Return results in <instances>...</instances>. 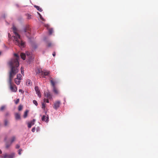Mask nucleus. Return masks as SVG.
I'll return each mask as SVG.
<instances>
[{
  "mask_svg": "<svg viewBox=\"0 0 158 158\" xmlns=\"http://www.w3.org/2000/svg\"><path fill=\"white\" fill-rule=\"evenodd\" d=\"M41 75L43 76V77L44 78H45L44 76H48L49 73V71L45 70L41 71Z\"/></svg>",
  "mask_w": 158,
  "mask_h": 158,
  "instance_id": "nucleus-9",
  "label": "nucleus"
},
{
  "mask_svg": "<svg viewBox=\"0 0 158 158\" xmlns=\"http://www.w3.org/2000/svg\"><path fill=\"white\" fill-rule=\"evenodd\" d=\"M60 104V101H56L54 103L53 108L56 110L59 107Z\"/></svg>",
  "mask_w": 158,
  "mask_h": 158,
  "instance_id": "nucleus-7",
  "label": "nucleus"
},
{
  "mask_svg": "<svg viewBox=\"0 0 158 158\" xmlns=\"http://www.w3.org/2000/svg\"><path fill=\"white\" fill-rule=\"evenodd\" d=\"M53 29L52 28L49 29L48 30L49 33L50 35L52 34L53 32Z\"/></svg>",
  "mask_w": 158,
  "mask_h": 158,
  "instance_id": "nucleus-22",
  "label": "nucleus"
},
{
  "mask_svg": "<svg viewBox=\"0 0 158 158\" xmlns=\"http://www.w3.org/2000/svg\"><path fill=\"white\" fill-rule=\"evenodd\" d=\"M35 90L36 92V93L37 94L39 98L41 97V94L40 92V90L39 89V88L38 86H36L35 88Z\"/></svg>",
  "mask_w": 158,
  "mask_h": 158,
  "instance_id": "nucleus-8",
  "label": "nucleus"
},
{
  "mask_svg": "<svg viewBox=\"0 0 158 158\" xmlns=\"http://www.w3.org/2000/svg\"><path fill=\"white\" fill-rule=\"evenodd\" d=\"M15 117L16 119H19L20 118V115L18 113H16L15 114Z\"/></svg>",
  "mask_w": 158,
  "mask_h": 158,
  "instance_id": "nucleus-16",
  "label": "nucleus"
},
{
  "mask_svg": "<svg viewBox=\"0 0 158 158\" xmlns=\"http://www.w3.org/2000/svg\"><path fill=\"white\" fill-rule=\"evenodd\" d=\"M45 96L49 99H51L52 98L51 95L49 92H47L46 94H45Z\"/></svg>",
  "mask_w": 158,
  "mask_h": 158,
  "instance_id": "nucleus-12",
  "label": "nucleus"
},
{
  "mask_svg": "<svg viewBox=\"0 0 158 158\" xmlns=\"http://www.w3.org/2000/svg\"><path fill=\"white\" fill-rule=\"evenodd\" d=\"M48 116H47V117H46L45 115H43L42 118V121H45V122H47L48 121Z\"/></svg>",
  "mask_w": 158,
  "mask_h": 158,
  "instance_id": "nucleus-11",
  "label": "nucleus"
},
{
  "mask_svg": "<svg viewBox=\"0 0 158 158\" xmlns=\"http://www.w3.org/2000/svg\"><path fill=\"white\" fill-rule=\"evenodd\" d=\"M33 103L35 105H36V106H37L38 105V103L35 100H34L33 101Z\"/></svg>",
  "mask_w": 158,
  "mask_h": 158,
  "instance_id": "nucleus-24",
  "label": "nucleus"
},
{
  "mask_svg": "<svg viewBox=\"0 0 158 158\" xmlns=\"http://www.w3.org/2000/svg\"><path fill=\"white\" fill-rule=\"evenodd\" d=\"M14 56L16 57V58H14L11 59L9 62L8 64L10 68V70L11 68L13 67L14 68H16L18 69V67L19 66V62L18 60L19 58L18 55L17 54H15Z\"/></svg>",
  "mask_w": 158,
  "mask_h": 158,
  "instance_id": "nucleus-3",
  "label": "nucleus"
},
{
  "mask_svg": "<svg viewBox=\"0 0 158 158\" xmlns=\"http://www.w3.org/2000/svg\"><path fill=\"white\" fill-rule=\"evenodd\" d=\"M9 115H10V113L8 112H6L5 114V115L6 116H9Z\"/></svg>",
  "mask_w": 158,
  "mask_h": 158,
  "instance_id": "nucleus-35",
  "label": "nucleus"
},
{
  "mask_svg": "<svg viewBox=\"0 0 158 158\" xmlns=\"http://www.w3.org/2000/svg\"><path fill=\"white\" fill-rule=\"evenodd\" d=\"M26 84L27 85H31V81L29 79L27 80L26 82Z\"/></svg>",
  "mask_w": 158,
  "mask_h": 158,
  "instance_id": "nucleus-14",
  "label": "nucleus"
},
{
  "mask_svg": "<svg viewBox=\"0 0 158 158\" xmlns=\"http://www.w3.org/2000/svg\"><path fill=\"white\" fill-rule=\"evenodd\" d=\"M13 32L15 34V36L13 37L14 38V41L15 44L20 47H23L25 46V43L22 40L20 35L17 32V29L15 27H13Z\"/></svg>",
  "mask_w": 158,
  "mask_h": 158,
  "instance_id": "nucleus-2",
  "label": "nucleus"
},
{
  "mask_svg": "<svg viewBox=\"0 0 158 158\" xmlns=\"http://www.w3.org/2000/svg\"><path fill=\"white\" fill-rule=\"evenodd\" d=\"M26 54L27 56H30L31 53L29 52H26Z\"/></svg>",
  "mask_w": 158,
  "mask_h": 158,
  "instance_id": "nucleus-31",
  "label": "nucleus"
},
{
  "mask_svg": "<svg viewBox=\"0 0 158 158\" xmlns=\"http://www.w3.org/2000/svg\"><path fill=\"white\" fill-rule=\"evenodd\" d=\"M19 91L20 92H21V93H23V90L22 89H19Z\"/></svg>",
  "mask_w": 158,
  "mask_h": 158,
  "instance_id": "nucleus-39",
  "label": "nucleus"
},
{
  "mask_svg": "<svg viewBox=\"0 0 158 158\" xmlns=\"http://www.w3.org/2000/svg\"><path fill=\"white\" fill-rule=\"evenodd\" d=\"M22 151V149H20L19 151V152H18V154H19V155H21V151Z\"/></svg>",
  "mask_w": 158,
  "mask_h": 158,
  "instance_id": "nucleus-33",
  "label": "nucleus"
},
{
  "mask_svg": "<svg viewBox=\"0 0 158 158\" xmlns=\"http://www.w3.org/2000/svg\"><path fill=\"white\" fill-rule=\"evenodd\" d=\"M22 75L21 74H18L17 75V78L16 79H18L19 80H21V77Z\"/></svg>",
  "mask_w": 158,
  "mask_h": 158,
  "instance_id": "nucleus-20",
  "label": "nucleus"
},
{
  "mask_svg": "<svg viewBox=\"0 0 158 158\" xmlns=\"http://www.w3.org/2000/svg\"><path fill=\"white\" fill-rule=\"evenodd\" d=\"M18 72V70L16 68L12 67L11 70H10L9 73V79L8 83L10 89L12 92H15L17 91V88L15 85L13 84L12 83V80L14 76Z\"/></svg>",
  "mask_w": 158,
  "mask_h": 158,
  "instance_id": "nucleus-1",
  "label": "nucleus"
},
{
  "mask_svg": "<svg viewBox=\"0 0 158 158\" xmlns=\"http://www.w3.org/2000/svg\"><path fill=\"white\" fill-rule=\"evenodd\" d=\"M9 35H10V34L9 33H8V35L9 36Z\"/></svg>",
  "mask_w": 158,
  "mask_h": 158,
  "instance_id": "nucleus-44",
  "label": "nucleus"
},
{
  "mask_svg": "<svg viewBox=\"0 0 158 158\" xmlns=\"http://www.w3.org/2000/svg\"><path fill=\"white\" fill-rule=\"evenodd\" d=\"M52 43H48L47 44V46L48 47H50L52 46Z\"/></svg>",
  "mask_w": 158,
  "mask_h": 158,
  "instance_id": "nucleus-28",
  "label": "nucleus"
},
{
  "mask_svg": "<svg viewBox=\"0 0 158 158\" xmlns=\"http://www.w3.org/2000/svg\"><path fill=\"white\" fill-rule=\"evenodd\" d=\"M5 108V106H2L0 108V110L2 111Z\"/></svg>",
  "mask_w": 158,
  "mask_h": 158,
  "instance_id": "nucleus-27",
  "label": "nucleus"
},
{
  "mask_svg": "<svg viewBox=\"0 0 158 158\" xmlns=\"http://www.w3.org/2000/svg\"><path fill=\"white\" fill-rule=\"evenodd\" d=\"M31 131L32 132H34L35 131V128L33 127L31 130Z\"/></svg>",
  "mask_w": 158,
  "mask_h": 158,
  "instance_id": "nucleus-34",
  "label": "nucleus"
},
{
  "mask_svg": "<svg viewBox=\"0 0 158 158\" xmlns=\"http://www.w3.org/2000/svg\"><path fill=\"white\" fill-rule=\"evenodd\" d=\"M16 139V137L15 136H13L11 139L10 143H12Z\"/></svg>",
  "mask_w": 158,
  "mask_h": 158,
  "instance_id": "nucleus-19",
  "label": "nucleus"
},
{
  "mask_svg": "<svg viewBox=\"0 0 158 158\" xmlns=\"http://www.w3.org/2000/svg\"><path fill=\"white\" fill-rule=\"evenodd\" d=\"M19 147H20V146H19V145L17 144L16 145V148H17V149L19 148Z\"/></svg>",
  "mask_w": 158,
  "mask_h": 158,
  "instance_id": "nucleus-37",
  "label": "nucleus"
},
{
  "mask_svg": "<svg viewBox=\"0 0 158 158\" xmlns=\"http://www.w3.org/2000/svg\"><path fill=\"white\" fill-rule=\"evenodd\" d=\"M15 156L14 153H11L10 154L5 153L3 154L1 156L2 158H13Z\"/></svg>",
  "mask_w": 158,
  "mask_h": 158,
  "instance_id": "nucleus-5",
  "label": "nucleus"
},
{
  "mask_svg": "<svg viewBox=\"0 0 158 158\" xmlns=\"http://www.w3.org/2000/svg\"><path fill=\"white\" fill-rule=\"evenodd\" d=\"M23 106L21 105H19L18 107V110L19 111L21 110L22 109Z\"/></svg>",
  "mask_w": 158,
  "mask_h": 158,
  "instance_id": "nucleus-26",
  "label": "nucleus"
},
{
  "mask_svg": "<svg viewBox=\"0 0 158 158\" xmlns=\"http://www.w3.org/2000/svg\"><path fill=\"white\" fill-rule=\"evenodd\" d=\"M44 101L45 102H46L47 103L49 102V100L48 99L44 98Z\"/></svg>",
  "mask_w": 158,
  "mask_h": 158,
  "instance_id": "nucleus-29",
  "label": "nucleus"
},
{
  "mask_svg": "<svg viewBox=\"0 0 158 158\" xmlns=\"http://www.w3.org/2000/svg\"><path fill=\"white\" fill-rule=\"evenodd\" d=\"M21 73L22 74H23V70H23V68H22V67L21 68Z\"/></svg>",
  "mask_w": 158,
  "mask_h": 158,
  "instance_id": "nucleus-36",
  "label": "nucleus"
},
{
  "mask_svg": "<svg viewBox=\"0 0 158 158\" xmlns=\"http://www.w3.org/2000/svg\"><path fill=\"white\" fill-rule=\"evenodd\" d=\"M38 14H39L40 18L42 20V21H45V19L42 17L41 15L39 13H38Z\"/></svg>",
  "mask_w": 158,
  "mask_h": 158,
  "instance_id": "nucleus-25",
  "label": "nucleus"
},
{
  "mask_svg": "<svg viewBox=\"0 0 158 158\" xmlns=\"http://www.w3.org/2000/svg\"><path fill=\"white\" fill-rule=\"evenodd\" d=\"M2 153V152L1 150H0V154H1Z\"/></svg>",
  "mask_w": 158,
  "mask_h": 158,
  "instance_id": "nucleus-42",
  "label": "nucleus"
},
{
  "mask_svg": "<svg viewBox=\"0 0 158 158\" xmlns=\"http://www.w3.org/2000/svg\"><path fill=\"white\" fill-rule=\"evenodd\" d=\"M27 18L28 19H30L31 18V15H28Z\"/></svg>",
  "mask_w": 158,
  "mask_h": 158,
  "instance_id": "nucleus-38",
  "label": "nucleus"
},
{
  "mask_svg": "<svg viewBox=\"0 0 158 158\" xmlns=\"http://www.w3.org/2000/svg\"><path fill=\"white\" fill-rule=\"evenodd\" d=\"M20 80L15 78V82L16 84L19 85L20 84L21 82Z\"/></svg>",
  "mask_w": 158,
  "mask_h": 158,
  "instance_id": "nucleus-13",
  "label": "nucleus"
},
{
  "mask_svg": "<svg viewBox=\"0 0 158 158\" xmlns=\"http://www.w3.org/2000/svg\"><path fill=\"white\" fill-rule=\"evenodd\" d=\"M28 112V111L27 110L25 112V113H24V115H23V117L24 118H26L27 117Z\"/></svg>",
  "mask_w": 158,
  "mask_h": 158,
  "instance_id": "nucleus-21",
  "label": "nucleus"
},
{
  "mask_svg": "<svg viewBox=\"0 0 158 158\" xmlns=\"http://www.w3.org/2000/svg\"><path fill=\"white\" fill-rule=\"evenodd\" d=\"M23 31L26 36L27 37H28L29 36L30 34V28L28 27H26L24 29Z\"/></svg>",
  "mask_w": 158,
  "mask_h": 158,
  "instance_id": "nucleus-6",
  "label": "nucleus"
},
{
  "mask_svg": "<svg viewBox=\"0 0 158 158\" xmlns=\"http://www.w3.org/2000/svg\"><path fill=\"white\" fill-rule=\"evenodd\" d=\"M19 99H17V100L16 101V102H15V103L16 104H17L19 103Z\"/></svg>",
  "mask_w": 158,
  "mask_h": 158,
  "instance_id": "nucleus-32",
  "label": "nucleus"
},
{
  "mask_svg": "<svg viewBox=\"0 0 158 158\" xmlns=\"http://www.w3.org/2000/svg\"><path fill=\"white\" fill-rule=\"evenodd\" d=\"M7 139V137H5V139L4 140L6 141V140Z\"/></svg>",
  "mask_w": 158,
  "mask_h": 158,
  "instance_id": "nucleus-43",
  "label": "nucleus"
},
{
  "mask_svg": "<svg viewBox=\"0 0 158 158\" xmlns=\"http://www.w3.org/2000/svg\"><path fill=\"white\" fill-rule=\"evenodd\" d=\"M42 108H43V109H44L45 108V104L44 103H42Z\"/></svg>",
  "mask_w": 158,
  "mask_h": 158,
  "instance_id": "nucleus-30",
  "label": "nucleus"
},
{
  "mask_svg": "<svg viewBox=\"0 0 158 158\" xmlns=\"http://www.w3.org/2000/svg\"><path fill=\"white\" fill-rule=\"evenodd\" d=\"M21 58L23 60H25V59L26 55L24 53H21L20 55Z\"/></svg>",
  "mask_w": 158,
  "mask_h": 158,
  "instance_id": "nucleus-15",
  "label": "nucleus"
},
{
  "mask_svg": "<svg viewBox=\"0 0 158 158\" xmlns=\"http://www.w3.org/2000/svg\"><path fill=\"white\" fill-rule=\"evenodd\" d=\"M8 123V122L6 120H5L4 121V125L5 126H6Z\"/></svg>",
  "mask_w": 158,
  "mask_h": 158,
  "instance_id": "nucleus-23",
  "label": "nucleus"
},
{
  "mask_svg": "<svg viewBox=\"0 0 158 158\" xmlns=\"http://www.w3.org/2000/svg\"><path fill=\"white\" fill-rule=\"evenodd\" d=\"M52 55H53V56H55V55H56V53H55V52H53V53H52Z\"/></svg>",
  "mask_w": 158,
  "mask_h": 158,
  "instance_id": "nucleus-41",
  "label": "nucleus"
},
{
  "mask_svg": "<svg viewBox=\"0 0 158 158\" xmlns=\"http://www.w3.org/2000/svg\"><path fill=\"white\" fill-rule=\"evenodd\" d=\"M35 121V119H33L32 121L28 123V127L29 128H30L34 124Z\"/></svg>",
  "mask_w": 158,
  "mask_h": 158,
  "instance_id": "nucleus-10",
  "label": "nucleus"
},
{
  "mask_svg": "<svg viewBox=\"0 0 158 158\" xmlns=\"http://www.w3.org/2000/svg\"><path fill=\"white\" fill-rule=\"evenodd\" d=\"M41 71H42L41 70H38V71L37 72V73H41Z\"/></svg>",
  "mask_w": 158,
  "mask_h": 158,
  "instance_id": "nucleus-40",
  "label": "nucleus"
},
{
  "mask_svg": "<svg viewBox=\"0 0 158 158\" xmlns=\"http://www.w3.org/2000/svg\"><path fill=\"white\" fill-rule=\"evenodd\" d=\"M35 7L39 11H40V12H41L42 11V9L39 6H35Z\"/></svg>",
  "mask_w": 158,
  "mask_h": 158,
  "instance_id": "nucleus-18",
  "label": "nucleus"
},
{
  "mask_svg": "<svg viewBox=\"0 0 158 158\" xmlns=\"http://www.w3.org/2000/svg\"><path fill=\"white\" fill-rule=\"evenodd\" d=\"M1 52H0V55H1Z\"/></svg>",
  "mask_w": 158,
  "mask_h": 158,
  "instance_id": "nucleus-45",
  "label": "nucleus"
},
{
  "mask_svg": "<svg viewBox=\"0 0 158 158\" xmlns=\"http://www.w3.org/2000/svg\"><path fill=\"white\" fill-rule=\"evenodd\" d=\"M11 143H6V148H8L11 146Z\"/></svg>",
  "mask_w": 158,
  "mask_h": 158,
  "instance_id": "nucleus-17",
  "label": "nucleus"
},
{
  "mask_svg": "<svg viewBox=\"0 0 158 158\" xmlns=\"http://www.w3.org/2000/svg\"><path fill=\"white\" fill-rule=\"evenodd\" d=\"M51 84L53 87V91L56 94H59V91L58 89L56 88L55 86L56 82L54 81L53 79H52L50 81Z\"/></svg>",
  "mask_w": 158,
  "mask_h": 158,
  "instance_id": "nucleus-4",
  "label": "nucleus"
}]
</instances>
